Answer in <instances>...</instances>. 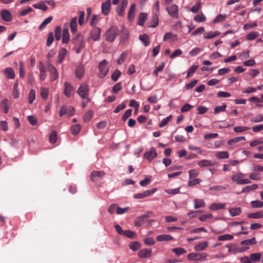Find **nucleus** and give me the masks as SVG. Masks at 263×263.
I'll list each match as a JSON object with an SVG mask.
<instances>
[{
    "label": "nucleus",
    "instance_id": "obj_35",
    "mask_svg": "<svg viewBox=\"0 0 263 263\" xmlns=\"http://www.w3.org/2000/svg\"><path fill=\"white\" fill-rule=\"evenodd\" d=\"M229 212L231 216H238L241 213V209L240 208H232L229 210Z\"/></svg>",
    "mask_w": 263,
    "mask_h": 263
},
{
    "label": "nucleus",
    "instance_id": "obj_4",
    "mask_svg": "<svg viewBox=\"0 0 263 263\" xmlns=\"http://www.w3.org/2000/svg\"><path fill=\"white\" fill-rule=\"evenodd\" d=\"M207 255L205 253H192L187 255V259L191 261H201L205 260Z\"/></svg>",
    "mask_w": 263,
    "mask_h": 263
},
{
    "label": "nucleus",
    "instance_id": "obj_34",
    "mask_svg": "<svg viewBox=\"0 0 263 263\" xmlns=\"http://www.w3.org/2000/svg\"><path fill=\"white\" fill-rule=\"evenodd\" d=\"M256 243V239L255 237H253L251 239H248L242 240L240 242L241 245H251Z\"/></svg>",
    "mask_w": 263,
    "mask_h": 263
},
{
    "label": "nucleus",
    "instance_id": "obj_58",
    "mask_svg": "<svg viewBox=\"0 0 263 263\" xmlns=\"http://www.w3.org/2000/svg\"><path fill=\"white\" fill-rule=\"evenodd\" d=\"M226 17H227L226 14H219L214 20L213 22L215 23H220L221 22L223 21Z\"/></svg>",
    "mask_w": 263,
    "mask_h": 263
},
{
    "label": "nucleus",
    "instance_id": "obj_9",
    "mask_svg": "<svg viewBox=\"0 0 263 263\" xmlns=\"http://www.w3.org/2000/svg\"><path fill=\"white\" fill-rule=\"evenodd\" d=\"M72 42L78 45V47L76 48V51L77 53L80 52L81 50L84 48L85 45V42L82 40H80V36L77 35L76 37L72 39Z\"/></svg>",
    "mask_w": 263,
    "mask_h": 263
},
{
    "label": "nucleus",
    "instance_id": "obj_53",
    "mask_svg": "<svg viewBox=\"0 0 263 263\" xmlns=\"http://www.w3.org/2000/svg\"><path fill=\"white\" fill-rule=\"evenodd\" d=\"M172 118V116L170 115L169 116L167 117L166 118L163 119L161 122L159 123V126L160 127H163L167 124L168 122L171 120V119Z\"/></svg>",
    "mask_w": 263,
    "mask_h": 263
},
{
    "label": "nucleus",
    "instance_id": "obj_44",
    "mask_svg": "<svg viewBox=\"0 0 263 263\" xmlns=\"http://www.w3.org/2000/svg\"><path fill=\"white\" fill-rule=\"evenodd\" d=\"M248 217L254 219L260 218L263 217V214L261 212L250 213L248 215Z\"/></svg>",
    "mask_w": 263,
    "mask_h": 263
},
{
    "label": "nucleus",
    "instance_id": "obj_39",
    "mask_svg": "<svg viewBox=\"0 0 263 263\" xmlns=\"http://www.w3.org/2000/svg\"><path fill=\"white\" fill-rule=\"evenodd\" d=\"M18 81H16L14 84L13 88V95L14 98H18L19 97V90L18 88Z\"/></svg>",
    "mask_w": 263,
    "mask_h": 263
},
{
    "label": "nucleus",
    "instance_id": "obj_21",
    "mask_svg": "<svg viewBox=\"0 0 263 263\" xmlns=\"http://www.w3.org/2000/svg\"><path fill=\"white\" fill-rule=\"evenodd\" d=\"M84 73V66L82 65H79L77 67L75 70V74L77 78L81 79L83 76Z\"/></svg>",
    "mask_w": 263,
    "mask_h": 263
},
{
    "label": "nucleus",
    "instance_id": "obj_16",
    "mask_svg": "<svg viewBox=\"0 0 263 263\" xmlns=\"http://www.w3.org/2000/svg\"><path fill=\"white\" fill-rule=\"evenodd\" d=\"M135 11H136V5L134 3H133L128 10V19L129 21H132L135 16Z\"/></svg>",
    "mask_w": 263,
    "mask_h": 263
},
{
    "label": "nucleus",
    "instance_id": "obj_11",
    "mask_svg": "<svg viewBox=\"0 0 263 263\" xmlns=\"http://www.w3.org/2000/svg\"><path fill=\"white\" fill-rule=\"evenodd\" d=\"M105 175L103 171H93L91 173L90 178L93 181H98L101 179Z\"/></svg>",
    "mask_w": 263,
    "mask_h": 263
},
{
    "label": "nucleus",
    "instance_id": "obj_40",
    "mask_svg": "<svg viewBox=\"0 0 263 263\" xmlns=\"http://www.w3.org/2000/svg\"><path fill=\"white\" fill-rule=\"evenodd\" d=\"M226 108L227 105L224 103L221 106H217L214 108V114H217L220 112H223L226 110Z\"/></svg>",
    "mask_w": 263,
    "mask_h": 263
},
{
    "label": "nucleus",
    "instance_id": "obj_28",
    "mask_svg": "<svg viewBox=\"0 0 263 263\" xmlns=\"http://www.w3.org/2000/svg\"><path fill=\"white\" fill-rule=\"evenodd\" d=\"M225 204L221 203H214L210 206V209L211 210H218L225 208Z\"/></svg>",
    "mask_w": 263,
    "mask_h": 263
},
{
    "label": "nucleus",
    "instance_id": "obj_23",
    "mask_svg": "<svg viewBox=\"0 0 263 263\" xmlns=\"http://www.w3.org/2000/svg\"><path fill=\"white\" fill-rule=\"evenodd\" d=\"M215 157L218 159H227L229 157V154L227 151L218 152L215 154Z\"/></svg>",
    "mask_w": 263,
    "mask_h": 263
},
{
    "label": "nucleus",
    "instance_id": "obj_29",
    "mask_svg": "<svg viewBox=\"0 0 263 263\" xmlns=\"http://www.w3.org/2000/svg\"><path fill=\"white\" fill-rule=\"evenodd\" d=\"M157 239L159 241H169L173 239V238L170 235L163 234L157 236Z\"/></svg>",
    "mask_w": 263,
    "mask_h": 263
},
{
    "label": "nucleus",
    "instance_id": "obj_46",
    "mask_svg": "<svg viewBox=\"0 0 263 263\" xmlns=\"http://www.w3.org/2000/svg\"><path fill=\"white\" fill-rule=\"evenodd\" d=\"M52 16H49L48 17V18H46L42 23V24L40 25L39 28L40 30H42L49 23L51 22V21H52Z\"/></svg>",
    "mask_w": 263,
    "mask_h": 263
},
{
    "label": "nucleus",
    "instance_id": "obj_31",
    "mask_svg": "<svg viewBox=\"0 0 263 263\" xmlns=\"http://www.w3.org/2000/svg\"><path fill=\"white\" fill-rule=\"evenodd\" d=\"M194 204L195 209H199L203 207L205 205V202L202 199H195L194 200Z\"/></svg>",
    "mask_w": 263,
    "mask_h": 263
},
{
    "label": "nucleus",
    "instance_id": "obj_61",
    "mask_svg": "<svg viewBox=\"0 0 263 263\" xmlns=\"http://www.w3.org/2000/svg\"><path fill=\"white\" fill-rule=\"evenodd\" d=\"M121 73L119 70H116L111 74V79L116 82L118 80Z\"/></svg>",
    "mask_w": 263,
    "mask_h": 263
},
{
    "label": "nucleus",
    "instance_id": "obj_8",
    "mask_svg": "<svg viewBox=\"0 0 263 263\" xmlns=\"http://www.w3.org/2000/svg\"><path fill=\"white\" fill-rule=\"evenodd\" d=\"M166 9L168 13L173 17L177 18L178 17V7L175 4L170 6H166Z\"/></svg>",
    "mask_w": 263,
    "mask_h": 263
},
{
    "label": "nucleus",
    "instance_id": "obj_18",
    "mask_svg": "<svg viewBox=\"0 0 263 263\" xmlns=\"http://www.w3.org/2000/svg\"><path fill=\"white\" fill-rule=\"evenodd\" d=\"M178 39L176 34H172L171 32L166 33L163 36V41H169L170 42H174L177 41Z\"/></svg>",
    "mask_w": 263,
    "mask_h": 263
},
{
    "label": "nucleus",
    "instance_id": "obj_1",
    "mask_svg": "<svg viewBox=\"0 0 263 263\" xmlns=\"http://www.w3.org/2000/svg\"><path fill=\"white\" fill-rule=\"evenodd\" d=\"M78 94L83 99H87V102L90 101V99L88 97L89 87L86 83H83L80 85L78 90Z\"/></svg>",
    "mask_w": 263,
    "mask_h": 263
},
{
    "label": "nucleus",
    "instance_id": "obj_62",
    "mask_svg": "<svg viewBox=\"0 0 263 263\" xmlns=\"http://www.w3.org/2000/svg\"><path fill=\"white\" fill-rule=\"evenodd\" d=\"M139 40L143 43L145 46H147L148 45V36L144 34L139 36Z\"/></svg>",
    "mask_w": 263,
    "mask_h": 263
},
{
    "label": "nucleus",
    "instance_id": "obj_43",
    "mask_svg": "<svg viewBox=\"0 0 263 263\" xmlns=\"http://www.w3.org/2000/svg\"><path fill=\"white\" fill-rule=\"evenodd\" d=\"M198 66L197 65H194L192 66L189 70L186 76V78H190L192 74H193L196 70L198 69Z\"/></svg>",
    "mask_w": 263,
    "mask_h": 263
},
{
    "label": "nucleus",
    "instance_id": "obj_20",
    "mask_svg": "<svg viewBox=\"0 0 263 263\" xmlns=\"http://www.w3.org/2000/svg\"><path fill=\"white\" fill-rule=\"evenodd\" d=\"M69 41V34L68 27H64L63 30L62 42L67 43Z\"/></svg>",
    "mask_w": 263,
    "mask_h": 263
},
{
    "label": "nucleus",
    "instance_id": "obj_41",
    "mask_svg": "<svg viewBox=\"0 0 263 263\" xmlns=\"http://www.w3.org/2000/svg\"><path fill=\"white\" fill-rule=\"evenodd\" d=\"M49 141L51 144L55 143L57 141V133L55 130L52 131L49 137Z\"/></svg>",
    "mask_w": 263,
    "mask_h": 263
},
{
    "label": "nucleus",
    "instance_id": "obj_63",
    "mask_svg": "<svg viewBox=\"0 0 263 263\" xmlns=\"http://www.w3.org/2000/svg\"><path fill=\"white\" fill-rule=\"evenodd\" d=\"M27 119L28 122L32 125H35L37 124V119L33 116H29L27 117Z\"/></svg>",
    "mask_w": 263,
    "mask_h": 263
},
{
    "label": "nucleus",
    "instance_id": "obj_54",
    "mask_svg": "<svg viewBox=\"0 0 263 263\" xmlns=\"http://www.w3.org/2000/svg\"><path fill=\"white\" fill-rule=\"evenodd\" d=\"M55 37L57 41H59L61 37V28L60 26H57L55 28Z\"/></svg>",
    "mask_w": 263,
    "mask_h": 263
},
{
    "label": "nucleus",
    "instance_id": "obj_57",
    "mask_svg": "<svg viewBox=\"0 0 263 263\" xmlns=\"http://www.w3.org/2000/svg\"><path fill=\"white\" fill-rule=\"evenodd\" d=\"M249 127L246 126H236L233 129L234 131L236 133H240L243 132L247 131L249 129Z\"/></svg>",
    "mask_w": 263,
    "mask_h": 263
},
{
    "label": "nucleus",
    "instance_id": "obj_2",
    "mask_svg": "<svg viewBox=\"0 0 263 263\" xmlns=\"http://www.w3.org/2000/svg\"><path fill=\"white\" fill-rule=\"evenodd\" d=\"M159 1H157L155 3V5L153 8V13L155 14L151 20L150 25H149V27L155 28L159 24V18L158 16L157 13H159Z\"/></svg>",
    "mask_w": 263,
    "mask_h": 263
},
{
    "label": "nucleus",
    "instance_id": "obj_7",
    "mask_svg": "<svg viewBox=\"0 0 263 263\" xmlns=\"http://www.w3.org/2000/svg\"><path fill=\"white\" fill-rule=\"evenodd\" d=\"M47 70L50 72V79L51 81H54L58 78L59 74L57 69L51 64H48Z\"/></svg>",
    "mask_w": 263,
    "mask_h": 263
},
{
    "label": "nucleus",
    "instance_id": "obj_47",
    "mask_svg": "<svg viewBox=\"0 0 263 263\" xmlns=\"http://www.w3.org/2000/svg\"><path fill=\"white\" fill-rule=\"evenodd\" d=\"M54 41V36L52 32H50L47 36V41H46V45L48 47L50 46Z\"/></svg>",
    "mask_w": 263,
    "mask_h": 263
},
{
    "label": "nucleus",
    "instance_id": "obj_14",
    "mask_svg": "<svg viewBox=\"0 0 263 263\" xmlns=\"http://www.w3.org/2000/svg\"><path fill=\"white\" fill-rule=\"evenodd\" d=\"M2 18L6 22H10L12 20V15L7 9H3L1 12Z\"/></svg>",
    "mask_w": 263,
    "mask_h": 263
},
{
    "label": "nucleus",
    "instance_id": "obj_26",
    "mask_svg": "<svg viewBox=\"0 0 263 263\" xmlns=\"http://www.w3.org/2000/svg\"><path fill=\"white\" fill-rule=\"evenodd\" d=\"M258 186L256 184H252L251 185H248V186L244 187L242 189V191L240 193H238V194L249 192L251 191H253V190H255L257 189L258 188Z\"/></svg>",
    "mask_w": 263,
    "mask_h": 263
},
{
    "label": "nucleus",
    "instance_id": "obj_12",
    "mask_svg": "<svg viewBox=\"0 0 263 263\" xmlns=\"http://www.w3.org/2000/svg\"><path fill=\"white\" fill-rule=\"evenodd\" d=\"M101 28L99 27H94L90 32V37L94 41L99 40L101 35Z\"/></svg>",
    "mask_w": 263,
    "mask_h": 263
},
{
    "label": "nucleus",
    "instance_id": "obj_55",
    "mask_svg": "<svg viewBox=\"0 0 263 263\" xmlns=\"http://www.w3.org/2000/svg\"><path fill=\"white\" fill-rule=\"evenodd\" d=\"M164 65H165V63L164 62L161 63L160 65H159L158 67H156V69L154 71V74L155 76H157L159 72H161V71H162V70L164 68Z\"/></svg>",
    "mask_w": 263,
    "mask_h": 263
},
{
    "label": "nucleus",
    "instance_id": "obj_27",
    "mask_svg": "<svg viewBox=\"0 0 263 263\" xmlns=\"http://www.w3.org/2000/svg\"><path fill=\"white\" fill-rule=\"evenodd\" d=\"M70 27L72 33H74L77 31V17H72L70 23Z\"/></svg>",
    "mask_w": 263,
    "mask_h": 263
},
{
    "label": "nucleus",
    "instance_id": "obj_51",
    "mask_svg": "<svg viewBox=\"0 0 263 263\" xmlns=\"http://www.w3.org/2000/svg\"><path fill=\"white\" fill-rule=\"evenodd\" d=\"M35 99V91L33 89L30 90L28 96V102L30 104L32 103L33 101Z\"/></svg>",
    "mask_w": 263,
    "mask_h": 263
},
{
    "label": "nucleus",
    "instance_id": "obj_56",
    "mask_svg": "<svg viewBox=\"0 0 263 263\" xmlns=\"http://www.w3.org/2000/svg\"><path fill=\"white\" fill-rule=\"evenodd\" d=\"M33 7L36 9H39L44 11H46L48 7L44 3L35 4L33 5Z\"/></svg>",
    "mask_w": 263,
    "mask_h": 263
},
{
    "label": "nucleus",
    "instance_id": "obj_36",
    "mask_svg": "<svg viewBox=\"0 0 263 263\" xmlns=\"http://www.w3.org/2000/svg\"><path fill=\"white\" fill-rule=\"evenodd\" d=\"M129 247L133 251H136L140 248V245L137 241H133L129 244Z\"/></svg>",
    "mask_w": 263,
    "mask_h": 263
},
{
    "label": "nucleus",
    "instance_id": "obj_52",
    "mask_svg": "<svg viewBox=\"0 0 263 263\" xmlns=\"http://www.w3.org/2000/svg\"><path fill=\"white\" fill-rule=\"evenodd\" d=\"M233 238V236L230 234H225L223 235L219 236L218 237L219 241H225L228 240H231Z\"/></svg>",
    "mask_w": 263,
    "mask_h": 263
},
{
    "label": "nucleus",
    "instance_id": "obj_6",
    "mask_svg": "<svg viewBox=\"0 0 263 263\" xmlns=\"http://www.w3.org/2000/svg\"><path fill=\"white\" fill-rule=\"evenodd\" d=\"M74 109L73 107L66 106H63L61 107L59 112V116L62 117L64 115H67L69 116H71L74 114Z\"/></svg>",
    "mask_w": 263,
    "mask_h": 263
},
{
    "label": "nucleus",
    "instance_id": "obj_50",
    "mask_svg": "<svg viewBox=\"0 0 263 263\" xmlns=\"http://www.w3.org/2000/svg\"><path fill=\"white\" fill-rule=\"evenodd\" d=\"M251 206L254 208H259L263 206V201L260 200H254L251 202Z\"/></svg>",
    "mask_w": 263,
    "mask_h": 263
},
{
    "label": "nucleus",
    "instance_id": "obj_38",
    "mask_svg": "<svg viewBox=\"0 0 263 263\" xmlns=\"http://www.w3.org/2000/svg\"><path fill=\"white\" fill-rule=\"evenodd\" d=\"M194 20L196 22L202 23L206 21V17L202 13H201V14L194 16Z\"/></svg>",
    "mask_w": 263,
    "mask_h": 263
},
{
    "label": "nucleus",
    "instance_id": "obj_32",
    "mask_svg": "<svg viewBox=\"0 0 263 263\" xmlns=\"http://www.w3.org/2000/svg\"><path fill=\"white\" fill-rule=\"evenodd\" d=\"M261 255L260 253H252L250 254V258L252 262L255 263V262L259 261L260 259Z\"/></svg>",
    "mask_w": 263,
    "mask_h": 263
},
{
    "label": "nucleus",
    "instance_id": "obj_22",
    "mask_svg": "<svg viewBox=\"0 0 263 263\" xmlns=\"http://www.w3.org/2000/svg\"><path fill=\"white\" fill-rule=\"evenodd\" d=\"M208 245L209 242L208 241L201 242L196 245L194 249L196 251H203L208 247Z\"/></svg>",
    "mask_w": 263,
    "mask_h": 263
},
{
    "label": "nucleus",
    "instance_id": "obj_48",
    "mask_svg": "<svg viewBox=\"0 0 263 263\" xmlns=\"http://www.w3.org/2000/svg\"><path fill=\"white\" fill-rule=\"evenodd\" d=\"M8 100L7 99H4L1 101V106L4 109V111L7 114L9 111V107L8 106Z\"/></svg>",
    "mask_w": 263,
    "mask_h": 263
},
{
    "label": "nucleus",
    "instance_id": "obj_42",
    "mask_svg": "<svg viewBox=\"0 0 263 263\" xmlns=\"http://www.w3.org/2000/svg\"><path fill=\"white\" fill-rule=\"evenodd\" d=\"M81 130V125L79 124H75L71 126V132L74 135H77Z\"/></svg>",
    "mask_w": 263,
    "mask_h": 263
},
{
    "label": "nucleus",
    "instance_id": "obj_59",
    "mask_svg": "<svg viewBox=\"0 0 263 263\" xmlns=\"http://www.w3.org/2000/svg\"><path fill=\"white\" fill-rule=\"evenodd\" d=\"M201 182V180L198 178L193 179L188 181V186H192L196 184H199Z\"/></svg>",
    "mask_w": 263,
    "mask_h": 263
},
{
    "label": "nucleus",
    "instance_id": "obj_5",
    "mask_svg": "<svg viewBox=\"0 0 263 263\" xmlns=\"http://www.w3.org/2000/svg\"><path fill=\"white\" fill-rule=\"evenodd\" d=\"M107 62L106 60H103L99 65V77L104 78L108 72V68L107 67Z\"/></svg>",
    "mask_w": 263,
    "mask_h": 263
},
{
    "label": "nucleus",
    "instance_id": "obj_25",
    "mask_svg": "<svg viewBox=\"0 0 263 263\" xmlns=\"http://www.w3.org/2000/svg\"><path fill=\"white\" fill-rule=\"evenodd\" d=\"M67 53V51L66 49H65L64 48H62L60 50L59 54H58V62L59 63H60L63 61V60L66 57Z\"/></svg>",
    "mask_w": 263,
    "mask_h": 263
},
{
    "label": "nucleus",
    "instance_id": "obj_33",
    "mask_svg": "<svg viewBox=\"0 0 263 263\" xmlns=\"http://www.w3.org/2000/svg\"><path fill=\"white\" fill-rule=\"evenodd\" d=\"M172 252L175 253L177 256H179L186 253V251L183 248H173L172 249Z\"/></svg>",
    "mask_w": 263,
    "mask_h": 263
},
{
    "label": "nucleus",
    "instance_id": "obj_60",
    "mask_svg": "<svg viewBox=\"0 0 263 263\" xmlns=\"http://www.w3.org/2000/svg\"><path fill=\"white\" fill-rule=\"evenodd\" d=\"M123 235L130 238H134L136 236V233L130 230L124 231Z\"/></svg>",
    "mask_w": 263,
    "mask_h": 263
},
{
    "label": "nucleus",
    "instance_id": "obj_24",
    "mask_svg": "<svg viewBox=\"0 0 263 263\" xmlns=\"http://www.w3.org/2000/svg\"><path fill=\"white\" fill-rule=\"evenodd\" d=\"M244 176V174L239 173L233 176H232L231 179L233 182H236L238 184H241L240 182H241L242 180V178Z\"/></svg>",
    "mask_w": 263,
    "mask_h": 263
},
{
    "label": "nucleus",
    "instance_id": "obj_17",
    "mask_svg": "<svg viewBox=\"0 0 263 263\" xmlns=\"http://www.w3.org/2000/svg\"><path fill=\"white\" fill-rule=\"evenodd\" d=\"M215 163L216 162L213 161L204 159L198 161V165L200 167H202L213 166L215 165Z\"/></svg>",
    "mask_w": 263,
    "mask_h": 263
},
{
    "label": "nucleus",
    "instance_id": "obj_15",
    "mask_svg": "<svg viewBox=\"0 0 263 263\" xmlns=\"http://www.w3.org/2000/svg\"><path fill=\"white\" fill-rule=\"evenodd\" d=\"M39 69L40 70V80L42 81H44L47 77V73L45 67L42 62L39 63Z\"/></svg>",
    "mask_w": 263,
    "mask_h": 263
},
{
    "label": "nucleus",
    "instance_id": "obj_10",
    "mask_svg": "<svg viewBox=\"0 0 263 263\" xmlns=\"http://www.w3.org/2000/svg\"><path fill=\"white\" fill-rule=\"evenodd\" d=\"M64 93L67 98H70L74 94L73 86L68 82L64 83Z\"/></svg>",
    "mask_w": 263,
    "mask_h": 263
},
{
    "label": "nucleus",
    "instance_id": "obj_37",
    "mask_svg": "<svg viewBox=\"0 0 263 263\" xmlns=\"http://www.w3.org/2000/svg\"><path fill=\"white\" fill-rule=\"evenodd\" d=\"M146 13H141L139 14L138 16V24L140 26H143L144 22L146 18Z\"/></svg>",
    "mask_w": 263,
    "mask_h": 263
},
{
    "label": "nucleus",
    "instance_id": "obj_13",
    "mask_svg": "<svg viewBox=\"0 0 263 263\" xmlns=\"http://www.w3.org/2000/svg\"><path fill=\"white\" fill-rule=\"evenodd\" d=\"M111 6V2L110 0H107L103 3L101 5V11L105 15H108Z\"/></svg>",
    "mask_w": 263,
    "mask_h": 263
},
{
    "label": "nucleus",
    "instance_id": "obj_3",
    "mask_svg": "<svg viewBox=\"0 0 263 263\" xmlns=\"http://www.w3.org/2000/svg\"><path fill=\"white\" fill-rule=\"evenodd\" d=\"M118 32L117 28L115 26H111L106 31V40L108 42H112Z\"/></svg>",
    "mask_w": 263,
    "mask_h": 263
},
{
    "label": "nucleus",
    "instance_id": "obj_64",
    "mask_svg": "<svg viewBox=\"0 0 263 263\" xmlns=\"http://www.w3.org/2000/svg\"><path fill=\"white\" fill-rule=\"evenodd\" d=\"M251 121L254 123L260 122L263 121V115H258L253 118L251 119Z\"/></svg>",
    "mask_w": 263,
    "mask_h": 263
},
{
    "label": "nucleus",
    "instance_id": "obj_19",
    "mask_svg": "<svg viewBox=\"0 0 263 263\" xmlns=\"http://www.w3.org/2000/svg\"><path fill=\"white\" fill-rule=\"evenodd\" d=\"M4 74L8 79H13L15 78L14 71L11 67L6 68L4 70Z\"/></svg>",
    "mask_w": 263,
    "mask_h": 263
},
{
    "label": "nucleus",
    "instance_id": "obj_30",
    "mask_svg": "<svg viewBox=\"0 0 263 263\" xmlns=\"http://www.w3.org/2000/svg\"><path fill=\"white\" fill-rule=\"evenodd\" d=\"M128 4V0H123L120 10L118 12V14L119 16H123L124 13L125 8Z\"/></svg>",
    "mask_w": 263,
    "mask_h": 263
},
{
    "label": "nucleus",
    "instance_id": "obj_45",
    "mask_svg": "<svg viewBox=\"0 0 263 263\" xmlns=\"http://www.w3.org/2000/svg\"><path fill=\"white\" fill-rule=\"evenodd\" d=\"M93 112L91 110H89L86 112L83 116V120L84 122H87L90 120L93 116Z\"/></svg>",
    "mask_w": 263,
    "mask_h": 263
},
{
    "label": "nucleus",
    "instance_id": "obj_49",
    "mask_svg": "<svg viewBox=\"0 0 263 263\" xmlns=\"http://www.w3.org/2000/svg\"><path fill=\"white\" fill-rule=\"evenodd\" d=\"M219 34V32L218 31L213 32H209L204 34V37L207 39H212Z\"/></svg>",
    "mask_w": 263,
    "mask_h": 263
}]
</instances>
